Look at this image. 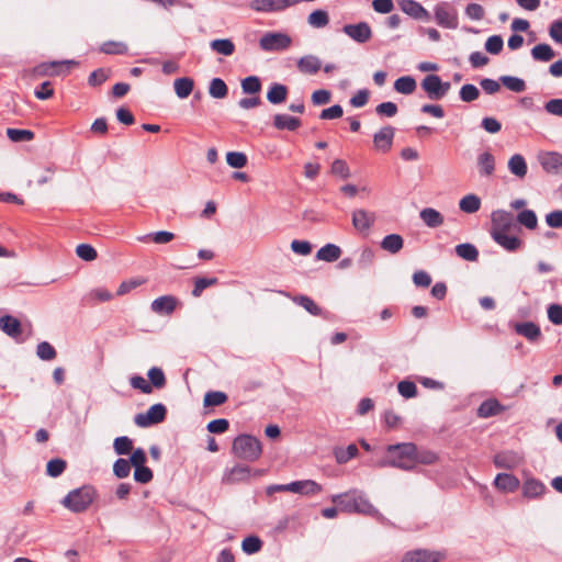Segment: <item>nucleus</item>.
Wrapping results in <instances>:
<instances>
[{"label": "nucleus", "mask_w": 562, "mask_h": 562, "mask_svg": "<svg viewBox=\"0 0 562 562\" xmlns=\"http://www.w3.org/2000/svg\"><path fill=\"white\" fill-rule=\"evenodd\" d=\"M331 501L345 513H357L375 518L380 522L385 521V517L371 504L366 494L358 490H351L346 493L333 495Z\"/></svg>", "instance_id": "obj_1"}, {"label": "nucleus", "mask_w": 562, "mask_h": 562, "mask_svg": "<svg viewBox=\"0 0 562 562\" xmlns=\"http://www.w3.org/2000/svg\"><path fill=\"white\" fill-rule=\"evenodd\" d=\"M389 459L380 463L381 467L391 465L403 470L413 469V459L416 454L414 443H398L387 447Z\"/></svg>", "instance_id": "obj_2"}, {"label": "nucleus", "mask_w": 562, "mask_h": 562, "mask_svg": "<svg viewBox=\"0 0 562 562\" xmlns=\"http://www.w3.org/2000/svg\"><path fill=\"white\" fill-rule=\"evenodd\" d=\"M233 453L246 461H256L262 452L260 441L250 435H239L233 441Z\"/></svg>", "instance_id": "obj_3"}, {"label": "nucleus", "mask_w": 562, "mask_h": 562, "mask_svg": "<svg viewBox=\"0 0 562 562\" xmlns=\"http://www.w3.org/2000/svg\"><path fill=\"white\" fill-rule=\"evenodd\" d=\"M95 491L90 485H85L70 491L64 498L63 505L74 513L85 512L94 501Z\"/></svg>", "instance_id": "obj_4"}, {"label": "nucleus", "mask_w": 562, "mask_h": 562, "mask_svg": "<svg viewBox=\"0 0 562 562\" xmlns=\"http://www.w3.org/2000/svg\"><path fill=\"white\" fill-rule=\"evenodd\" d=\"M291 44L292 38L283 32H267L259 40L260 49L267 53L286 50Z\"/></svg>", "instance_id": "obj_5"}, {"label": "nucleus", "mask_w": 562, "mask_h": 562, "mask_svg": "<svg viewBox=\"0 0 562 562\" xmlns=\"http://www.w3.org/2000/svg\"><path fill=\"white\" fill-rule=\"evenodd\" d=\"M420 86L427 98L434 101L443 99L451 89L450 82L442 81L438 75H427Z\"/></svg>", "instance_id": "obj_6"}, {"label": "nucleus", "mask_w": 562, "mask_h": 562, "mask_svg": "<svg viewBox=\"0 0 562 562\" xmlns=\"http://www.w3.org/2000/svg\"><path fill=\"white\" fill-rule=\"evenodd\" d=\"M446 558V550L415 549L407 551L401 562H441Z\"/></svg>", "instance_id": "obj_7"}, {"label": "nucleus", "mask_w": 562, "mask_h": 562, "mask_svg": "<svg viewBox=\"0 0 562 562\" xmlns=\"http://www.w3.org/2000/svg\"><path fill=\"white\" fill-rule=\"evenodd\" d=\"M167 409L164 404L158 403L151 405L146 413L137 414L134 417V423L138 427H149L151 425L161 423L166 417Z\"/></svg>", "instance_id": "obj_8"}, {"label": "nucleus", "mask_w": 562, "mask_h": 562, "mask_svg": "<svg viewBox=\"0 0 562 562\" xmlns=\"http://www.w3.org/2000/svg\"><path fill=\"white\" fill-rule=\"evenodd\" d=\"M296 0H251L249 7L259 13H272L284 11L294 7Z\"/></svg>", "instance_id": "obj_9"}, {"label": "nucleus", "mask_w": 562, "mask_h": 562, "mask_svg": "<svg viewBox=\"0 0 562 562\" xmlns=\"http://www.w3.org/2000/svg\"><path fill=\"white\" fill-rule=\"evenodd\" d=\"M435 20L438 25L446 29H456L458 26V13L446 2L436 5Z\"/></svg>", "instance_id": "obj_10"}, {"label": "nucleus", "mask_w": 562, "mask_h": 562, "mask_svg": "<svg viewBox=\"0 0 562 562\" xmlns=\"http://www.w3.org/2000/svg\"><path fill=\"white\" fill-rule=\"evenodd\" d=\"M342 32L358 44H364L372 37L371 26L367 22L346 24Z\"/></svg>", "instance_id": "obj_11"}, {"label": "nucleus", "mask_w": 562, "mask_h": 562, "mask_svg": "<svg viewBox=\"0 0 562 562\" xmlns=\"http://www.w3.org/2000/svg\"><path fill=\"white\" fill-rule=\"evenodd\" d=\"M514 215L505 210H496L491 215V234L512 231L514 227Z\"/></svg>", "instance_id": "obj_12"}, {"label": "nucleus", "mask_w": 562, "mask_h": 562, "mask_svg": "<svg viewBox=\"0 0 562 562\" xmlns=\"http://www.w3.org/2000/svg\"><path fill=\"white\" fill-rule=\"evenodd\" d=\"M352 225L359 233H368L375 222V214L364 209L352 212Z\"/></svg>", "instance_id": "obj_13"}, {"label": "nucleus", "mask_w": 562, "mask_h": 562, "mask_svg": "<svg viewBox=\"0 0 562 562\" xmlns=\"http://www.w3.org/2000/svg\"><path fill=\"white\" fill-rule=\"evenodd\" d=\"M323 67L322 60L314 54H306L296 60L297 70L307 76L316 75Z\"/></svg>", "instance_id": "obj_14"}, {"label": "nucleus", "mask_w": 562, "mask_h": 562, "mask_svg": "<svg viewBox=\"0 0 562 562\" xmlns=\"http://www.w3.org/2000/svg\"><path fill=\"white\" fill-rule=\"evenodd\" d=\"M395 130L392 126H384L373 135L374 147L386 153L392 148Z\"/></svg>", "instance_id": "obj_15"}, {"label": "nucleus", "mask_w": 562, "mask_h": 562, "mask_svg": "<svg viewBox=\"0 0 562 562\" xmlns=\"http://www.w3.org/2000/svg\"><path fill=\"white\" fill-rule=\"evenodd\" d=\"M289 492L312 496L323 491L322 485L313 480H302L289 483Z\"/></svg>", "instance_id": "obj_16"}, {"label": "nucleus", "mask_w": 562, "mask_h": 562, "mask_svg": "<svg viewBox=\"0 0 562 562\" xmlns=\"http://www.w3.org/2000/svg\"><path fill=\"white\" fill-rule=\"evenodd\" d=\"M177 299L172 295H162L157 299H155L151 304L150 308L155 314L158 315H170L175 312L177 307Z\"/></svg>", "instance_id": "obj_17"}, {"label": "nucleus", "mask_w": 562, "mask_h": 562, "mask_svg": "<svg viewBox=\"0 0 562 562\" xmlns=\"http://www.w3.org/2000/svg\"><path fill=\"white\" fill-rule=\"evenodd\" d=\"M510 231L492 233L491 236L496 244L502 246L507 251H515L520 248L521 240L509 234Z\"/></svg>", "instance_id": "obj_18"}, {"label": "nucleus", "mask_w": 562, "mask_h": 562, "mask_svg": "<svg viewBox=\"0 0 562 562\" xmlns=\"http://www.w3.org/2000/svg\"><path fill=\"white\" fill-rule=\"evenodd\" d=\"M538 159L547 172L557 173L562 166V156L555 151H542Z\"/></svg>", "instance_id": "obj_19"}, {"label": "nucleus", "mask_w": 562, "mask_h": 562, "mask_svg": "<svg viewBox=\"0 0 562 562\" xmlns=\"http://www.w3.org/2000/svg\"><path fill=\"white\" fill-rule=\"evenodd\" d=\"M400 7L403 12L416 20H428V11L415 0H402Z\"/></svg>", "instance_id": "obj_20"}, {"label": "nucleus", "mask_w": 562, "mask_h": 562, "mask_svg": "<svg viewBox=\"0 0 562 562\" xmlns=\"http://www.w3.org/2000/svg\"><path fill=\"white\" fill-rule=\"evenodd\" d=\"M494 485L502 492L512 493L519 487V480L509 473H498L494 480Z\"/></svg>", "instance_id": "obj_21"}, {"label": "nucleus", "mask_w": 562, "mask_h": 562, "mask_svg": "<svg viewBox=\"0 0 562 562\" xmlns=\"http://www.w3.org/2000/svg\"><path fill=\"white\" fill-rule=\"evenodd\" d=\"M0 329L11 338H18L22 334L21 322L11 315L0 317Z\"/></svg>", "instance_id": "obj_22"}, {"label": "nucleus", "mask_w": 562, "mask_h": 562, "mask_svg": "<svg viewBox=\"0 0 562 562\" xmlns=\"http://www.w3.org/2000/svg\"><path fill=\"white\" fill-rule=\"evenodd\" d=\"M476 165L482 177H491L495 171V157L490 151L481 153L477 156Z\"/></svg>", "instance_id": "obj_23"}, {"label": "nucleus", "mask_w": 562, "mask_h": 562, "mask_svg": "<svg viewBox=\"0 0 562 562\" xmlns=\"http://www.w3.org/2000/svg\"><path fill=\"white\" fill-rule=\"evenodd\" d=\"M250 469L247 465H235L234 468L226 470L223 475V482L233 484L249 479Z\"/></svg>", "instance_id": "obj_24"}, {"label": "nucleus", "mask_w": 562, "mask_h": 562, "mask_svg": "<svg viewBox=\"0 0 562 562\" xmlns=\"http://www.w3.org/2000/svg\"><path fill=\"white\" fill-rule=\"evenodd\" d=\"M419 217L424 222V224L429 228H437L443 224V215L432 209L425 207L419 212Z\"/></svg>", "instance_id": "obj_25"}, {"label": "nucleus", "mask_w": 562, "mask_h": 562, "mask_svg": "<svg viewBox=\"0 0 562 562\" xmlns=\"http://www.w3.org/2000/svg\"><path fill=\"white\" fill-rule=\"evenodd\" d=\"M114 295L105 288L99 286L90 290L83 297L85 302L89 305L97 303L109 302Z\"/></svg>", "instance_id": "obj_26"}, {"label": "nucleus", "mask_w": 562, "mask_h": 562, "mask_svg": "<svg viewBox=\"0 0 562 562\" xmlns=\"http://www.w3.org/2000/svg\"><path fill=\"white\" fill-rule=\"evenodd\" d=\"M508 170L519 179H524L528 172L527 162L522 155L515 154L508 160Z\"/></svg>", "instance_id": "obj_27"}, {"label": "nucleus", "mask_w": 562, "mask_h": 562, "mask_svg": "<svg viewBox=\"0 0 562 562\" xmlns=\"http://www.w3.org/2000/svg\"><path fill=\"white\" fill-rule=\"evenodd\" d=\"M273 125L281 131H295L301 126V121L297 117L289 114H276L273 117Z\"/></svg>", "instance_id": "obj_28"}, {"label": "nucleus", "mask_w": 562, "mask_h": 562, "mask_svg": "<svg viewBox=\"0 0 562 562\" xmlns=\"http://www.w3.org/2000/svg\"><path fill=\"white\" fill-rule=\"evenodd\" d=\"M521 461V458L512 451L502 452L495 456L494 463L497 468L513 469L517 467Z\"/></svg>", "instance_id": "obj_29"}, {"label": "nucleus", "mask_w": 562, "mask_h": 562, "mask_svg": "<svg viewBox=\"0 0 562 562\" xmlns=\"http://www.w3.org/2000/svg\"><path fill=\"white\" fill-rule=\"evenodd\" d=\"M514 328L530 341H536L541 335L540 327L532 322L517 323Z\"/></svg>", "instance_id": "obj_30"}, {"label": "nucleus", "mask_w": 562, "mask_h": 562, "mask_svg": "<svg viewBox=\"0 0 562 562\" xmlns=\"http://www.w3.org/2000/svg\"><path fill=\"white\" fill-rule=\"evenodd\" d=\"M341 256V249L335 244H326L321 247L316 252V258L326 262H334Z\"/></svg>", "instance_id": "obj_31"}, {"label": "nucleus", "mask_w": 562, "mask_h": 562, "mask_svg": "<svg viewBox=\"0 0 562 562\" xmlns=\"http://www.w3.org/2000/svg\"><path fill=\"white\" fill-rule=\"evenodd\" d=\"M546 491V486L538 480L528 479L522 485V495L527 498H537Z\"/></svg>", "instance_id": "obj_32"}, {"label": "nucleus", "mask_w": 562, "mask_h": 562, "mask_svg": "<svg viewBox=\"0 0 562 562\" xmlns=\"http://www.w3.org/2000/svg\"><path fill=\"white\" fill-rule=\"evenodd\" d=\"M404 245V239L398 234L386 235L381 241V248L390 254H397Z\"/></svg>", "instance_id": "obj_33"}, {"label": "nucleus", "mask_w": 562, "mask_h": 562, "mask_svg": "<svg viewBox=\"0 0 562 562\" xmlns=\"http://www.w3.org/2000/svg\"><path fill=\"white\" fill-rule=\"evenodd\" d=\"M288 88L282 83H272L267 92V100L272 104H280L285 101Z\"/></svg>", "instance_id": "obj_34"}, {"label": "nucleus", "mask_w": 562, "mask_h": 562, "mask_svg": "<svg viewBox=\"0 0 562 562\" xmlns=\"http://www.w3.org/2000/svg\"><path fill=\"white\" fill-rule=\"evenodd\" d=\"M416 88V80L412 76L400 77L394 82V90L401 94H412Z\"/></svg>", "instance_id": "obj_35"}, {"label": "nucleus", "mask_w": 562, "mask_h": 562, "mask_svg": "<svg viewBox=\"0 0 562 562\" xmlns=\"http://www.w3.org/2000/svg\"><path fill=\"white\" fill-rule=\"evenodd\" d=\"M210 47L215 53L223 56H231L235 52V45L229 38H216L210 43Z\"/></svg>", "instance_id": "obj_36"}, {"label": "nucleus", "mask_w": 562, "mask_h": 562, "mask_svg": "<svg viewBox=\"0 0 562 562\" xmlns=\"http://www.w3.org/2000/svg\"><path fill=\"white\" fill-rule=\"evenodd\" d=\"M358 454V448L355 443L349 445L347 448L336 447L334 449V457L339 464H345Z\"/></svg>", "instance_id": "obj_37"}, {"label": "nucleus", "mask_w": 562, "mask_h": 562, "mask_svg": "<svg viewBox=\"0 0 562 562\" xmlns=\"http://www.w3.org/2000/svg\"><path fill=\"white\" fill-rule=\"evenodd\" d=\"M459 207L464 213H475L481 207V199L473 193L467 194L459 201Z\"/></svg>", "instance_id": "obj_38"}, {"label": "nucleus", "mask_w": 562, "mask_h": 562, "mask_svg": "<svg viewBox=\"0 0 562 562\" xmlns=\"http://www.w3.org/2000/svg\"><path fill=\"white\" fill-rule=\"evenodd\" d=\"M194 82L189 77L178 78L173 82L175 92L180 99L188 98L193 90Z\"/></svg>", "instance_id": "obj_39"}, {"label": "nucleus", "mask_w": 562, "mask_h": 562, "mask_svg": "<svg viewBox=\"0 0 562 562\" xmlns=\"http://www.w3.org/2000/svg\"><path fill=\"white\" fill-rule=\"evenodd\" d=\"M307 23L315 29H323L329 23V15L327 11L318 9L314 10L307 16Z\"/></svg>", "instance_id": "obj_40"}, {"label": "nucleus", "mask_w": 562, "mask_h": 562, "mask_svg": "<svg viewBox=\"0 0 562 562\" xmlns=\"http://www.w3.org/2000/svg\"><path fill=\"white\" fill-rule=\"evenodd\" d=\"M531 56L538 61H550L555 53L548 44H538L531 49Z\"/></svg>", "instance_id": "obj_41"}, {"label": "nucleus", "mask_w": 562, "mask_h": 562, "mask_svg": "<svg viewBox=\"0 0 562 562\" xmlns=\"http://www.w3.org/2000/svg\"><path fill=\"white\" fill-rule=\"evenodd\" d=\"M516 221L527 229H535L538 226V217L532 210H522L517 216Z\"/></svg>", "instance_id": "obj_42"}, {"label": "nucleus", "mask_w": 562, "mask_h": 562, "mask_svg": "<svg viewBox=\"0 0 562 562\" xmlns=\"http://www.w3.org/2000/svg\"><path fill=\"white\" fill-rule=\"evenodd\" d=\"M292 300L294 303L302 306L306 312L314 316H318L322 314V308L310 296L297 295L294 296Z\"/></svg>", "instance_id": "obj_43"}, {"label": "nucleus", "mask_w": 562, "mask_h": 562, "mask_svg": "<svg viewBox=\"0 0 562 562\" xmlns=\"http://www.w3.org/2000/svg\"><path fill=\"white\" fill-rule=\"evenodd\" d=\"M456 254L468 261H476L479 257V251L476 247L472 244L465 243L456 246Z\"/></svg>", "instance_id": "obj_44"}, {"label": "nucleus", "mask_w": 562, "mask_h": 562, "mask_svg": "<svg viewBox=\"0 0 562 562\" xmlns=\"http://www.w3.org/2000/svg\"><path fill=\"white\" fill-rule=\"evenodd\" d=\"M502 407L496 400L484 401L477 409V415L483 418H487L497 415Z\"/></svg>", "instance_id": "obj_45"}, {"label": "nucleus", "mask_w": 562, "mask_h": 562, "mask_svg": "<svg viewBox=\"0 0 562 562\" xmlns=\"http://www.w3.org/2000/svg\"><path fill=\"white\" fill-rule=\"evenodd\" d=\"M209 93L215 99H223L227 95L228 89L224 80L214 78L210 82Z\"/></svg>", "instance_id": "obj_46"}, {"label": "nucleus", "mask_w": 562, "mask_h": 562, "mask_svg": "<svg viewBox=\"0 0 562 562\" xmlns=\"http://www.w3.org/2000/svg\"><path fill=\"white\" fill-rule=\"evenodd\" d=\"M262 548V541L257 536H248L241 542V550L246 554H255Z\"/></svg>", "instance_id": "obj_47"}, {"label": "nucleus", "mask_w": 562, "mask_h": 562, "mask_svg": "<svg viewBox=\"0 0 562 562\" xmlns=\"http://www.w3.org/2000/svg\"><path fill=\"white\" fill-rule=\"evenodd\" d=\"M501 82L513 92H522L526 90V83L521 78L514 76H502Z\"/></svg>", "instance_id": "obj_48"}, {"label": "nucleus", "mask_w": 562, "mask_h": 562, "mask_svg": "<svg viewBox=\"0 0 562 562\" xmlns=\"http://www.w3.org/2000/svg\"><path fill=\"white\" fill-rule=\"evenodd\" d=\"M7 136L11 142H30L34 138V133L30 130L8 128Z\"/></svg>", "instance_id": "obj_49"}, {"label": "nucleus", "mask_w": 562, "mask_h": 562, "mask_svg": "<svg viewBox=\"0 0 562 562\" xmlns=\"http://www.w3.org/2000/svg\"><path fill=\"white\" fill-rule=\"evenodd\" d=\"M148 382L153 387L162 389L166 385V376L164 371L158 367H153L148 370Z\"/></svg>", "instance_id": "obj_50"}, {"label": "nucleus", "mask_w": 562, "mask_h": 562, "mask_svg": "<svg viewBox=\"0 0 562 562\" xmlns=\"http://www.w3.org/2000/svg\"><path fill=\"white\" fill-rule=\"evenodd\" d=\"M127 49V45L123 42L109 41L101 46V52L109 55H124Z\"/></svg>", "instance_id": "obj_51"}, {"label": "nucleus", "mask_w": 562, "mask_h": 562, "mask_svg": "<svg viewBox=\"0 0 562 562\" xmlns=\"http://www.w3.org/2000/svg\"><path fill=\"white\" fill-rule=\"evenodd\" d=\"M247 161V156L241 151H229L226 154V162L232 168H244Z\"/></svg>", "instance_id": "obj_52"}, {"label": "nucleus", "mask_w": 562, "mask_h": 562, "mask_svg": "<svg viewBox=\"0 0 562 562\" xmlns=\"http://www.w3.org/2000/svg\"><path fill=\"white\" fill-rule=\"evenodd\" d=\"M227 401V395L221 391H210L204 395V406H220Z\"/></svg>", "instance_id": "obj_53"}, {"label": "nucleus", "mask_w": 562, "mask_h": 562, "mask_svg": "<svg viewBox=\"0 0 562 562\" xmlns=\"http://www.w3.org/2000/svg\"><path fill=\"white\" fill-rule=\"evenodd\" d=\"M241 89L244 93L255 94L261 90V82L257 76H249L241 80Z\"/></svg>", "instance_id": "obj_54"}, {"label": "nucleus", "mask_w": 562, "mask_h": 562, "mask_svg": "<svg viewBox=\"0 0 562 562\" xmlns=\"http://www.w3.org/2000/svg\"><path fill=\"white\" fill-rule=\"evenodd\" d=\"M113 448L120 456L127 454L133 448V441L126 436H121L114 439Z\"/></svg>", "instance_id": "obj_55"}, {"label": "nucleus", "mask_w": 562, "mask_h": 562, "mask_svg": "<svg viewBox=\"0 0 562 562\" xmlns=\"http://www.w3.org/2000/svg\"><path fill=\"white\" fill-rule=\"evenodd\" d=\"M36 355L40 359L50 361L56 357L55 348L47 341H42L37 345Z\"/></svg>", "instance_id": "obj_56"}, {"label": "nucleus", "mask_w": 562, "mask_h": 562, "mask_svg": "<svg viewBox=\"0 0 562 562\" xmlns=\"http://www.w3.org/2000/svg\"><path fill=\"white\" fill-rule=\"evenodd\" d=\"M66 469V461L63 459H52L47 462L46 473L52 477L59 476Z\"/></svg>", "instance_id": "obj_57"}, {"label": "nucleus", "mask_w": 562, "mask_h": 562, "mask_svg": "<svg viewBox=\"0 0 562 562\" xmlns=\"http://www.w3.org/2000/svg\"><path fill=\"white\" fill-rule=\"evenodd\" d=\"M131 462L126 459H117L113 464V473L119 479H125L131 472Z\"/></svg>", "instance_id": "obj_58"}, {"label": "nucleus", "mask_w": 562, "mask_h": 562, "mask_svg": "<svg viewBox=\"0 0 562 562\" xmlns=\"http://www.w3.org/2000/svg\"><path fill=\"white\" fill-rule=\"evenodd\" d=\"M460 99L463 102H472L479 98V89L471 83L463 85L460 89Z\"/></svg>", "instance_id": "obj_59"}, {"label": "nucleus", "mask_w": 562, "mask_h": 562, "mask_svg": "<svg viewBox=\"0 0 562 562\" xmlns=\"http://www.w3.org/2000/svg\"><path fill=\"white\" fill-rule=\"evenodd\" d=\"M503 46L504 41L501 35H492L485 42V49L493 55L499 54Z\"/></svg>", "instance_id": "obj_60"}, {"label": "nucleus", "mask_w": 562, "mask_h": 562, "mask_svg": "<svg viewBox=\"0 0 562 562\" xmlns=\"http://www.w3.org/2000/svg\"><path fill=\"white\" fill-rule=\"evenodd\" d=\"M77 256L85 260V261H92L97 258V250L88 245V244H80L76 248Z\"/></svg>", "instance_id": "obj_61"}, {"label": "nucleus", "mask_w": 562, "mask_h": 562, "mask_svg": "<svg viewBox=\"0 0 562 562\" xmlns=\"http://www.w3.org/2000/svg\"><path fill=\"white\" fill-rule=\"evenodd\" d=\"M216 282H217L216 278H198L194 281V288L192 290V295L194 297H199L206 288L215 284Z\"/></svg>", "instance_id": "obj_62"}, {"label": "nucleus", "mask_w": 562, "mask_h": 562, "mask_svg": "<svg viewBox=\"0 0 562 562\" xmlns=\"http://www.w3.org/2000/svg\"><path fill=\"white\" fill-rule=\"evenodd\" d=\"M398 393L405 398L415 397L417 394V387L414 382L404 380L397 384Z\"/></svg>", "instance_id": "obj_63"}, {"label": "nucleus", "mask_w": 562, "mask_h": 562, "mask_svg": "<svg viewBox=\"0 0 562 562\" xmlns=\"http://www.w3.org/2000/svg\"><path fill=\"white\" fill-rule=\"evenodd\" d=\"M130 383L133 389L139 390L144 394H150L153 392L151 385L140 375L131 376Z\"/></svg>", "instance_id": "obj_64"}]
</instances>
